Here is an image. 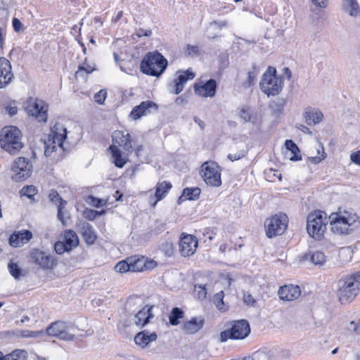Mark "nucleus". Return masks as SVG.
I'll return each mask as SVG.
<instances>
[{
	"label": "nucleus",
	"mask_w": 360,
	"mask_h": 360,
	"mask_svg": "<svg viewBox=\"0 0 360 360\" xmlns=\"http://www.w3.org/2000/svg\"><path fill=\"white\" fill-rule=\"evenodd\" d=\"M335 294L341 304L352 302L360 292V271L342 276L336 283Z\"/></svg>",
	"instance_id": "obj_1"
},
{
	"label": "nucleus",
	"mask_w": 360,
	"mask_h": 360,
	"mask_svg": "<svg viewBox=\"0 0 360 360\" xmlns=\"http://www.w3.org/2000/svg\"><path fill=\"white\" fill-rule=\"evenodd\" d=\"M168 65L167 60L158 51L148 52L140 64L141 71L147 75L160 77Z\"/></svg>",
	"instance_id": "obj_2"
},
{
	"label": "nucleus",
	"mask_w": 360,
	"mask_h": 360,
	"mask_svg": "<svg viewBox=\"0 0 360 360\" xmlns=\"http://www.w3.org/2000/svg\"><path fill=\"white\" fill-rule=\"evenodd\" d=\"M330 230L334 234L347 235L352 233L359 225L356 214L345 212L344 215L332 214L330 216Z\"/></svg>",
	"instance_id": "obj_3"
},
{
	"label": "nucleus",
	"mask_w": 360,
	"mask_h": 360,
	"mask_svg": "<svg viewBox=\"0 0 360 360\" xmlns=\"http://www.w3.org/2000/svg\"><path fill=\"white\" fill-rule=\"evenodd\" d=\"M21 138V131L16 127H5L0 131V146L8 153L15 155L23 147Z\"/></svg>",
	"instance_id": "obj_4"
},
{
	"label": "nucleus",
	"mask_w": 360,
	"mask_h": 360,
	"mask_svg": "<svg viewBox=\"0 0 360 360\" xmlns=\"http://www.w3.org/2000/svg\"><path fill=\"white\" fill-rule=\"evenodd\" d=\"M67 129L64 126L56 122L51 128V133L44 138V155L46 157L51 155L57 148H63V142L67 138Z\"/></svg>",
	"instance_id": "obj_5"
},
{
	"label": "nucleus",
	"mask_w": 360,
	"mask_h": 360,
	"mask_svg": "<svg viewBox=\"0 0 360 360\" xmlns=\"http://www.w3.org/2000/svg\"><path fill=\"white\" fill-rule=\"evenodd\" d=\"M261 91L267 96L279 94L283 87V79L277 75L275 68L269 66L262 75L259 84Z\"/></svg>",
	"instance_id": "obj_6"
},
{
	"label": "nucleus",
	"mask_w": 360,
	"mask_h": 360,
	"mask_svg": "<svg viewBox=\"0 0 360 360\" xmlns=\"http://www.w3.org/2000/svg\"><path fill=\"white\" fill-rule=\"evenodd\" d=\"M328 219L326 214L321 210H316L309 214L307 220L308 234L315 240H321L326 231Z\"/></svg>",
	"instance_id": "obj_7"
},
{
	"label": "nucleus",
	"mask_w": 360,
	"mask_h": 360,
	"mask_svg": "<svg viewBox=\"0 0 360 360\" xmlns=\"http://www.w3.org/2000/svg\"><path fill=\"white\" fill-rule=\"evenodd\" d=\"M75 327L70 321H57L49 325L46 333L53 337L65 341H73L75 337Z\"/></svg>",
	"instance_id": "obj_8"
},
{
	"label": "nucleus",
	"mask_w": 360,
	"mask_h": 360,
	"mask_svg": "<svg viewBox=\"0 0 360 360\" xmlns=\"http://www.w3.org/2000/svg\"><path fill=\"white\" fill-rule=\"evenodd\" d=\"M231 326L230 328L221 332L220 339L221 342H226L229 339L243 340L250 333V324L245 319L233 321L231 323Z\"/></svg>",
	"instance_id": "obj_9"
},
{
	"label": "nucleus",
	"mask_w": 360,
	"mask_h": 360,
	"mask_svg": "<svg viewBox=\"0 0 360 360\" xmlns=\"http://www.w3.org/2000/svg\"><path fill=\"white\" fill-rule=\"evenodd\" d=\"M288 224V217L282 212L267 218L264 222L266 236L271 238L276 236L282 235L286 230Z\"/></svg>",
	"instance_id": "obj_10"
},
{
	"label": "nucleus",
	"mask_w": 360,
	"mask_h": 360,
	"mask_svg": "<svg viewBox=\"0 0 360 360\" xmlns=\"http://www.w3.org/2000/svg\"><path fill=\"white\" fill-rule=\"evenodd\" d=\"M200 174L207 186L219 187L221 185V168L215 162H205L200 167Z\"/></svg>",
	"instance_id": "obj_11"
},
{
	"label": "nucleus",
	"mask_w": 360,
	"mask_h": 360,
	"mask_svg": "<svg viewBox=\"0 0 360 360\" xmlns=\"http://www.w3.org/2000/svg\"><path fill=\"white\" fill-rule=\"evenodd\" d=\"M32 165L30 160L25 158L20 157L16 159L11 167L13 172V180L22 181L27 179L32 174Z\"/></svg>",
	"instance_id": "obj_12"
},
{
	"label": "nucleus",
	"mask_w": 360,
	"mask_h": 360,
	"mask_svg": "<svg viewBox=\"0 0 360 360\" xmlns=\"http://www.w3.org/2000/svg\"><path fill=\"white\" fill-rule=\"evenodd\" d=\"M26 111L29 116L39 122H46L48 118V105L40 99H31L27 102Z\"/></svg>",
	"instance_id": "obj_13"
},
{
	"label": "nucleus",
	"mask_w": 360,
	"mask_h": 360,
	"mask_svg": "<svg viewBox=\"0 0 360 360\" xmlns=\"http://www.w3.org/2000/svg\"><path fill=\"white\" fill-rule=\"evenodd\" d=\"M32 262L44 269H52L57 264L54 257L39 249H33L30 252Z\"/></svg>",
	"instance_id": "obj_14"
},
{
	"label": "nucleus",
	"mask_w": 360,
	"mask_h": 360,
	"mask_svg": "<svg viewBox=\"0 0 360 360\" xmlns=\"http://www.w3.org/2000/svg\"><path fill=\"white\" fill-rule=\"evenodd\" d=\"M198 247L197 238L190 234L181 235L179 240V251L183 257H189L194 254Z\"/></svg>",
	"instance_id": "obj_15"
},
{
	"label": "nucleus",
	"mask_w": 360,
	"mask_h": 360,
	"mask_svg": "<svg viewBox=\"0 0 360 360\" xmlns=\"http://www.w3.org/2000/svg\"><path fill=\"white\" fill-rule=\"evenodd\" d=\"M14 79L11 62L4 57L0 58V89L6 88Z\"/></svg>",
	"instance_id": "obj_16"
},
{
	"label": "nucleus",
	"mask_w": 360,
	"mask_h": 360,
	"mask_svg": "<svg viewBox=\"0 0 360 360\" xmlns=\"http://www.w3.org/2000/svg\"><path fill=\"white\" fill-rule=\"evenodd\" d=\"M217 84L215 79H210L205 82H200L194 85L195 93L202 97H213L216 94Z\"/></svg>",
	"instance_id": "obj_17"
},
{
	"label": "nucleus",
	"mask_w": 360,
	"mask_h": 360,
	"mask_svg": "<svg viewBox=\"0 0 360 360\" xmlns=\"http://www.w3.org/2000/svg\"><path fill=\"white\" fill-rule=\"evenodd\" d=\"M158 109V106L155 102L152 101H143L132 109L130 117L136 120L142 116L150 113L153 110L157 111Z\"/></svg>",
	"instance_id": "obj_18"
},
{
	"label": "nucleus",
	"mask_w": 360,
	"mask_h": 360,
	"mask_svg": "<svg viewBox=\"0 0 360 360\" xmlns=\"http://www.w3.org/2000/svg\"><path fill=\"white\" fill-rule=\"evenodd\" d=\"M172 188L170 182L164 181L159 182L155 186V192L153 195L149 197L148 202L152 207H155L158 202L162 200L168 193L169 191Z\"/></svg>",
	"instance_id": "obj_19"
},
{
	"label": "nucleus",
	"mask_w": 360,
	"mask_h": 360,
	"mask_svg": "<svg viewBox=\"0 0 360 360\" xmlns=\"http://www.w3.org/2000/svg\"><path fill=\"white\" fill-rule=\"evenodd\" d=\"M113 143L122 147L126 152L131 153L133 151L132 140L129 133L117 130L112 134Z\"/></svg>",
	"instance_id": "obj_20"
},
{
	"label": "nucleus",
	"mask_w": 360,
	"mask_h": 360,
	"mask_svg": "<svg viewBox=\"0 0 360 360\" xmlns=\"http://www.w3.org/2000/svg\"><path fill=\"white\" fill-rule=\"evenodd\" d=\"M77 229L87 245H93L96 242L97 235L94 227L89 223L82 221L77 225Z\"/></svg>",
	"instance_id": "obj_21"
},
{
	"label": "nucleus",
	"mask_w": 360,
	"mask_h": 360,
	"mask_svg": "<svg viewBox=\"0 0 360 360\" xmlns=\"http://www.w3.org/2000/svg\"><path fill=\"white\" fill-rule=\"evenodd\" d=\"M278 293L281 300L292 301L300 296L301 290L298 285H286L281 287Z\"/></svg>",
	"instance_id": "obj_22"
},
{
	"label": "nucleus",
	"mask_w": 360,
	"mask_h": 360,
	"mask_svg": "<svg viewBox=\"0 0 360 360\" xmlns=\"http://www.w3.org/2000/svg\"><path fill=\"white\" fill-rule=\"evenodd\" d=\"M32 238V233L29 230L14 232L9 237V244L14 248L20 247L29 242Z\"/></svg>",
	"instance_id": "obj_23"
},
{
	"label": "nucleus",
	"mask_w": 360,
	"mask_h": 360,
	"mask_svg": "<svg viewBox=\"0 0 360 360\" xmlns=\"http://www.w3.org/2000/svg\"><path fill=\"white\" fill-rule=\"evenodd\" d=\"M153 307L146 305L135 315L134 323L136 326L143 327L148 324L154 315L152 313Z\"/></svg>",
	"instance_id": "obj_24"
},
{
	"label": "nucleus",
	"mask_w": 360,
	"mask_h": 360,
	"mask_svg": "<svg viewBox=\"0 0 360 360\" xmlns=\"http://www.w3.org/2000/svg\"><path fill=\"white\" fill-rule=\"evenodd\" d=\"M194 77L195 73L190 69H188L186 71L179 72V75L174 80V93L175 94H180L187 81L193 79Z\"/></svg>",
	"instance_id": "obj_25"
},
{
	"label": "nucleus",
	"mask_w": 360,
	"mask_h": 360,
	"mask_svg": "<svg viewBox=\"0 0 360 360\" xmlns=\"http://www.w3.org/2000/svg\"><path fill=\"white\" fill-rule=\"evenodd\" d=\"M157 338L158 335L155 332L150 333L148 330H143L135 335L134 342L137 345L144 348L146 347L150 342L155 341Z\"/></svg>",
	"instance_id": "obj_26"
},
{
	"label": "nucleus",
	"mask_w": 360,
	"mask_h": 360,
	"mask_svg": "<svg viewBox=\"0 0 360 360\" xmlns=\"http://www.w3.org/2000/svg\"><path fill=\"white\" fill-rule=\"evenodd\" d=\"M303 116L308 125H315L319 124L323 118V113L319 109L313 108H306L303 113Z\"/></svg>",
	"instance_id": "obj_27"
},
{
	"label": "nucleus",
	"mask_w": 360,
	"mask_h": 360,
	"mask_svg": "<svg viewBox=\"0 0 360 360\" xmlns=\"http://www.w3.org/2000/svg\"><path fill=\"white\" fill-rule=\"evenodd\" d=\"M278 351L275 348L264 347L250 355L252 360H274Z\"/></svg>",
	"instance_id": "obj_28"
},
{
	"label": "nucleus",
	"mask_w": 360,
	"mask_h": 360,
	"mask_svg": "<svg viewBox=\"0 0 360 360\" xmlns=\"http://www.w3.org/2000/svg\"><path fill=\"white\" fill-rule=\"evenodd\" d=\"M205 320L201 317H194L190 321L184 322L183 330L187 334H194L198 332L202 327Z\"/></svg>",
	"instance_id": "obj_29"
},
{
	"label": "nucleus",
	"mask_w": 360,
	"mask_h": 360,
	"mask_svg": "<svg viewBox=\"0 0 360 360\" xmlns=\"http://www.w3.org/2000/svg\"><path fill=\"white\" fill-rule=\"evenodd\" d=\"M130 262V270L131 272H139L143 271L148 268H151L150 265H155L154 261H150L147 264L144 258L135 259L133 257L129 258Z\"/></svg>",
	"instance_id": "obj_30"
},
{
	"label": "nucleus",
	"mask_w": 360,
	"mask_h": 360,
	"mask_svg": "<svg viewBox=\"0 0 360 360\" xmlns=\"http://www.w3.org/2000/svg\"><path fill=\"white\" fill-rule=\"evenodd\" d=\"M245 148L244 142L236 143L232 147L233 152L227 155L228 159L232 162L241 159L247 154V150Z\"/></svg>",
	"instance_id": "obj_31"
},
{
	"label": "nucleus",
	"mask_w": 360,
	"mask_h": 360,
	"mask_svg": "<svg viewBox=\"0 0 360 360\" xmlns=\"http://www.w3.org/2000/svg\"><path fill=\"white\" fill-rule=\"evenodd\" d=\"M62 241L70 251L79 245L78 236L72 230L65 231Z\"/></svg>",
	"instance_id": "obj_32"
},
{
	"label": "nucleus",
	"mask_w": 360,
	"mask_h": 360,
	"mask_svg": "<svg viewBox=\"0 0 360 360\" xmlns=\"http://www.w3.org/2000/svg\"><path fill=\"white\" fill-rule=\"evenodd\" d=\"M109 150H110L112 161L115 165L118 168H122L127 163V159L122 157L120 149L116 146L112 145L109 147Z\"/></svg>",
	"instance_id": "obj_33"
},
{
	"label": "nucleus",
	"mask_w": 360,
	"mask_h": 360,
	"mask_svg": "<svg viewBox=\"0 0 360 360\" xmlns=\"http://www.w3.org/2000/svg\"><path fill=\"white\" fill-rule=\"evenodd\" d=\"M285 146L287 150L290 151L292 156L289 158L291 161H298L302 160L300 150L297 144L291 139L285 141Z\"/></svg>",
	"instance_id": "obj_34"
},
{
	"label": "nucleus",
	"mask_w": 360,
	"mask_h": 360,
	"mask_svg": "<svg viewBox=\"0 0 360 360\" xmlns=\"http://www.w3.org/2000/svg\"><path fill=\"white\" fill-rule=\"evenodd\" d=\"M309 257L310 261L315 265H323L326 261V257L321 251H315L310 252L309 255L305 254L302 257V260H307Z\"/></svg>",
	"instance_id": "obj_35"
},
{
	"label": "nucleus",
	"mask_w": 360,
	"mask_h": 360,
	"mask_svg": "<svg viewBox=\"0 0 360 360\" xmlns=\"http://www.w3.org/2000/svg\"><path fill=\"white\" fill-rule=\"evenodd\" d=\"M27 356V353L25 350L16 349L6 355L0 351V360H26Z\"/></svg>",
	"instance_id": "obj_36"
},
{
	"label": "nucleus",
	"mask_w": 360,
	"mask_h": 360,
	"mask_svg": "<svg viewBox=\"0 0 360 360\" xmlns=\"http://www.w3.org/2000/svg\"><path fill=\"white\" fill-rule=\"evenodd\" d=\"M200 192L201 191L198 187L186 188L184 189L182 195L179 198V200H181L183 198L189 200H196L199 198Z\"/></svg>",
	"instance_id": "obj_37"
},
{
	"label": "nucleus",
	"mask_w": 360,
	"mask_h": 360,
	"mask_svg": "<svg viewBox=\"0 0 360 360\" xmlns=\"http://www.w3.org/2000/svg\"><path fill=\"white\" fill-rule=\"evenodd\" d=\"M285 103V99L277 98L269 103V108L275 115H278L283 112Z\"/></svg>",
	"instance_id": "obj_38"
},
{
	"label": "nucleus",
	"mask_w": 360,
	"mask_h": 360,
	"mask_svg": "<svg viewBox=\"0 0 360 360\" xmlns=\"http://www.w3.org/2000/svg\"><path fill=\"white\" fill-rule=\"evenodd\" d=\"M184 311L179 307H174L169 316V323L172 326H177L179 323V319L184 317Z\"/></svg>",
	"instance_id": "obj_39"
},
{
	"label": "nucleus",
	"mask_w": 360,
	"mask_h": 360,
	"mask_svg": "<svg viewBox=\"0 0 360 360\" xmlns=\"http://www.w3.org/2000/svg\"><path fill=\"white\" fill-rule=\"evenodd\" d=\"M95 70V68L92 67L89 64L86 63V58H85V61L84 63L80 65L78 67L77 70L75 72L76 77H84L85 75H87L91 73Z\"/></svg>",
	"instance_id": "obj_40"
},
{
	"label": "nucleus",
	"mask_w": 360,
	"mask_h": 360,
	"mask_svg": "<svg viewBox=\"0 0 360 360\" xmlns=\"http://www.w3.org/2000/svg\"><path fill=\"white\" fill-rule=\"evenodd\" d=\"M347 4V11L352 17L357 16L360 13V8L356 0H345Z\"/></svg>",
	"instance_id": "obj_41"
},
{
	"label": "nucleus",
	"mask_w": 360,
	"mask_h": 360,
	"mask_svg": "<svg viewBox=\"0 0 360 360\" xmlns=\"http://www.w3.org/2000/svg\"><path fill=\"white\" fill-rule=\"evenodd\" d=\"M8 269L11 275L15 279H19L22 275V269L19 266L17 263H14L11 261L8 264Z\"/></svg>",
	"instance_id": "obj_42"
},
{
	"label": "nucleus",
	"mask_w": 360,
	"mask_h": 360,
	"mask_svg": "<svg viewBox=\"0 0 360 360\" xmlns=\"http://www.w3.org/2000/svg\"><path fill=\"white\" fill-rule=\"evenodd\" d=\"M50 201L53 202L57 207L58 205H65L66 200H63L59 195L58 192L54 189H51L49 194Z\"/></svg>",
	"instance_id": "obj_43"
},
{
	"label": "nucleus",
	"mask_w": 360,
	"mask_h": 360,
	"mask_svg": "<svg viewBox=\"0 0 360 360\" xmlns=\"http://www.w3.org/2000/svg\"><path fill=\"white\" fill-rule=\"evenodd\" d=\"M252 71H250L248 73L247 80L243 82V86L244 88H248L254 84L255 78L258 74L256 66L253 65Z\"/></svg>",
	"instance_id": "obj_44"
},
{
	"label": "nucleus",
	"mask_w": 360,
	"mask_h": 360,
	"mask_svg": "<svg viewBox=\"0 0 360 360\" xmlns=\"http://www.w3.org/2000/svg\"><path fill=\"white\" fill-rule=\"evenodd\" d=\"M160 250L167 257H171L174 253V245L171 241L166 240L160 245Z\"/></svg>",
	"instance_id": "obj_45"
},
{
	"label": "nucleus",
	"mask_w": 360,
	"mask_h": 360,
	"mask_svg": "<svg viewBox=\"0 0 360 360\" xmlns=\"http://www.w3.org/2000/svg\"><path fill=\"white\" fill-rule=\"evenodd\" d=\"M115 270L119 273H127L131 271L130 270V262H129V258L125 260H122L119 262L115 266Z\"/></svg>",
	"instance_id": "obj_46"
},
{
	"label": "nucleus",
	"mask_w": 360,
	"mask_h": 360,
	"mask_svg": "<svg viewBox=\"0 0 360 360\" xmlns=\"http://www.w3.org/2000/svg\"><path fill=\"white\" fill-rule=\"evenodd\" d=\"M20 193L21 195H25L28 198L32 199V197L37 193V189L35 186L32 185L25 186H23L20 190Z\"/></svg>",
	"instance_id": "obj_47"
},
{
	"label": "nucleus",
	"mask_w": 360,
	"mask_h": 360,
	"mask_svg": "<svg viewBox=\"0 0 360 360\" xmlns=\"http://www.w3.org/2000/svg\"><path fill=\"white\" fill-rule=\"evenodd\" d=\"M224 292L223 291H220V292L216 293L214 295V297H213V301H214V304L221 311H225V309H223V305H224L223 300H224Z\"/></svg>",
	"instance_id": "obj_48"
},
{
	"label": "nucleus",
	"mask_w": 360,
	"mask_h": 360,
	"mask_svg": "<svg viewBox=\"0 0 360 360\" xmlns=\"http://www.w3.org/2000/svg\"><path fill=\"white\" fill-rule=\"evenodd\" d=\"M54 250L58 255H62L65 252L70 251L69 249H68V247L63 241H57L54 245Z\"/></svg>",
	"instance_id": "obj_49"
},
{
	"label": "nucleus",
	"mask_w": 360,
	"mask_h": 360,
	"mask_svg": "<svg viewBox=\"0 0 360 360\" xmlns=\"http://www.w3.org/2000/svg\"><path fill=\"white\" fill-rule=\"evenodd\" d=\"M107 97V91L105 89H101L94 95L95 102L98 104H103Z\"/></svg>",
	"instance_id": "obj_50"
},
{
	"label": "nucleus",
	"mask_w": 360,
	"mask_h": 360,
	"mask_svg": "<svg viewBox=\"0 0 360 360\" xmlns=\"http://www.w3.org/2000/svg\"><path fill=\"white\" fill-rule=\"evenodd\" d=\"M185 54L188 56H198L199 49L197 46L188 44L186 48Z\"/></svg>",
	"instance_id": "obj_51"
},
{
	"label": "nucleus",
	"mask_w": 360,
	"mask_h": 360,
	"mask_svg": "<svg viewBox=\"0 0 360 360\" xmlns=\"http://www.w3.org/2000/svg\"><path fill=\"white\" fill-rule=\"evenodd\" d=\"M195 291L198 299H204L207 295V290L205 286L202 285H195Z\"/></svg>",
	"instance_id": "obj_52"
},
{
	"label": "nucleus",
	"mask_w": 360,
	"mask_h": 360,
	"mask_svg": "<svg viewBox=\"0 0 360 360\" xmlns=\"http://www.w3.org/2000/svg\"><path fill=\"white\" fill-rule=\"evenodd\" d=\"M98 215H100V213L94 210H88L84 212L85 218L91 221L95 219Z\"/></svg>",
	"instance_id": "obj_53"
},
{
	"label": "nucleus",
	"mask_w": 360,
	"mask_h": 360,
	"mask_svg": "<svg viewBox=\"0 0 360 360\" xmlns=\"http://www.w3.org/2000/svg\"><path fill=\"white\" fill-rule=\"evenodd\" d=\"M321 149H322V154L321 156H314V157H309L308 159L309 160L313 163V164H318L319 163L321 160H324L325 158H326V153L323 150V146H321Z\"/></svg>",
	"instance_id": "obj_54"
},
{
	"label": "nucleus",
	"mask_w": 360,
	"mask_h": 360,
	"mask_svg": "<svg viewBox=\"0 0 360 360\" xmlns=\"http://www.w3.org/2000/svg\"><path fill=\"white\" fill-rule=\"evenodd\" d=\"M350 160L354 164L360 166V150L352 153L350 155Z\"/></svg>",
	"instance_id": "obj_55"
},
{
	"label": "nucleus",
	"mask_w": 360,
	"mask_h": 360,
	"mask_svg": "<svg viewBox=\"0 0 360 360\" xmlns=\"http://www.w3.org/2000/svg\"><path fill=\"white\" fill-rule=\"evenodd\" d=\"M239 115H240V117L241 119H243L244 120V122H248L250 121V120H251V115L250 114V112L248 110H246L245 109H241L240 110Z\"/></svg>",
	"instance_id": "obj_56"
},
{
	"label": "nucleus",
	"mask_w": 360,
	"mask_h": 360,
	"mask_svg": "<svg viewBox=\"0 0 360 360\" xmlns=\"http://www.w3.org/2000/svg\"><path fill=\"white\" fill-rule=\"evenodd\" d=\"M165 229V224L161 220H157L155 223V231L158 233Z\"/></svg>",
	"instance_id": "obj_57"
},
{
	"label": "nucleus",
	"mask_w": 360,
	"mask_h": 360,
	"mask_svg": "<svg viewBox=\"0 0 360 360\" xmlns=\"http://www.w3.org/2000/svg\"><path fill=\"white\" fill-rule=\"evenodd\" d=\"M152 34L151 30H144L143 28H139L136 31V35L138 37H149Z\"/></svg>",
	"instance_id": "obj_58"
},
{
	"label": "nucleus",
	"mask_w": 360,
	"mask_h": 360,
	"mask_svg": "<svg viewBox=\"0 0 360 360\" xmlns=\"http://www.w3.org/2000/svg\"><path fill=\"white\" fill-rule=\"evenodd\" d=\"M13 27L15 32H20L22 27V24L20 20L16 18H14L12 21Z\"/></svg>",
	"instance_id": "obj_59"
},
{
	"label": "nucleus",
	"mask_w": 360,
	"mask_h": 360,
	"mask_svg": "<svg viewBox=\"0 0 360 360\" xmlns=\"http://www.w3.org/2000/svg\"><path fill=\"white\" fill-rule=\"evenodd\" d=\"M65 205H58V214H57V217H58V219L62 222V224L64 225L65 224V220H64V217H63V209L64 208Z\"/></svg>",
	"instance_id": "obj_60"
},
{
	"label": "nucleus",
	"mask_w": 360,
	"mask_h": 360,
	"mask_svg": "<svg viewBox=\"0 0 360 360\" xmlns=\"http://www.w3.org/2000/svg\"><path fill=\"white\" fill-rule=\"evenodd\" d=\"M243 300L245 303L249 305H253L255 303V300L250 294L244 295Z\"/></svg>",
	"instance_id": "obj_61"
},
{
	"label": "nucleus",
	"mask_w": 360,
	"mask_h": 360,
	"mask_svg": "<svg viewBox=\"0 0 360 360\" xmlns=\"http://www.w3.org/2000/svg\"><path fill=\"white\" fill-rule=\"evenodd\" d=\"M6 112L10 115H15L18 112V108L15 106H7L6 108Z\"/></svg>",
	"instance_id": "obj_62"
},
{
	"label": "nucleus",
	"mask_w": 360,
	"mask_h": 360,
	"mask_svg": "<svg viewBox=\"0 0 360 360\" xmlns=\"http://www.w3.org/2000/svg\"><path fill=\"white\" fill-rule=\"evenodd\" d=\"M296 127L300 129V131H302L303 133L304 134H311L312 132L310 130L309 128H308L307 126L304 125V124H297L296 125Z\"/></svg>",
	"instance_id": "obj_63"
},
{
	"label": "nucleus",
	"mask_w": 360,
	"mask_h": 360,
	"mask_svg": "<svg viewBox=\"0 0 360 360\" xmlns=\"http://www.w3.org/2000/svg\"><path fill=\"white\" fill-rule=\"evenodd\" d=\"M90 198L91 199L92 205H94L95 207H100L103 206L102 200L95 198L94 196H90Z\"/></svg>",
	"instance_id": "obj_64"
}]
</instances>
